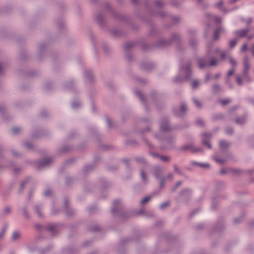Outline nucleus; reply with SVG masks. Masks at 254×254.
Returning a JSON list of instances; mask_svg holds the SVG:
<instances>
[{"label": "nucleus", "instance_id": "obj_21", "mask_svg": "<svg viewBox=\"0 0 254 254\" xmlns=\"http://www.w3.org/2000/svg\"><path fill=\"white\" fill-rule=\"evenodd\" d=\"M58 225L55 224H50L45 227V229L55 235L57 231Z\"/></svg>", "mask_w": 254, "mask_h": 254}, {"label": "nucleus", "instance_id": "obj_54", "mask_svg": "<svg viewBox=\"0 0 254 254\" xmlns=\"http://www.w3.org/2000/svg\"><path fill=\"white\" fill-rule=\"evenodd\" d=\"M237 42V40L236 39L231 40L229 43V47L230 49H233L235 47Z\"/></svg>", "mask_w": 254, "mask_h": 254}, {"label": "nucleus", "instance_id": "obj_44", "mask_svg": "<svg viewBox=\"0 0 254 254\" xmlns=\"http://www.w3.org/2000/svg\"><path fill=\"white\" fill-rule=\"evenodd\" d=\"M213 159L216 162L220 164H222L225 162V160L224 159L220 158L217 155L214 156Z\"/></svg>", "mask_w": 254, "mask_h": 254}, {"label": "nucleus", "instance_id": "obj_60", "mask_svg": "<svg viewBox=\"0 0 254 254\" xmlns=\"http://www.w3.org/2000/svg\"><path fill=\"white\" fill-rule=\"evenodd\" d=\"M47 45L44 43L41 44L39 48V51L40 53H42L46 48Z\"/></svg>", "mask_w": 254, "mask_h": 254}, {"label": "nucleus", "instance_id": "obj_49", "mask_svg": "<svg viewBox=\"0 0 254 254\" xmlns=\"http://www.w3.org/2000/svg\"><path fill=\"white\" fill-rule=\"evenodd\" d=\"M190 194V190L189 189H186L182 191L181 193V196L188 197Z\"/></svg>", "mask_w": 254, "mask_h": 254}, {"label": "nucleus", "instance_id": "obj_40", "mask_svg": "<svg viewBox=\"0 0 254 254\" xmlns=\"http://www.w3.org/2000/svg\"><path fill=\"white\" fill-rule=\"evenodd\" d=\"M53 194V190L48 188H46L43 192V195L45 196H50Z\"/></svg>", "mask_w": 254, "mask_h": 254}, {"label": "nucleus", "instance_id": "obj_25", "mask_svg": "<svg viewBox=\"0 0 254 254\" xmlns=\"http://www.w3.org/2000/svg\"><path fill=\"white\" fill-rule=\"evenodd\" d=\"M189 149L192 150L193 151L195 152H198L201 151V149L195 148L193 146V145L191 144H186L184 145L182 147V150L183 151H186Z\"/></svg>", "mask_w": 254, "mask_h": 254}, {"label": "nucleus", "instance_id": "obj_32", "mask_svg": "<svg viewBox=\"0 0 254 254\" xmlns=\"http://www.w3.org/2000/svg\"><path fill=\"white\" fill-rule=\"evenodd\" d=\"M72 150V147L69 146H64L58 149V152L60 153L70 152Z\"/></svg>", "mask_w": 254, "mask_h": 254}, {"label": "nucleus", "instance_id": "obj_51", "mask_svg": "<svg viewBox=\"0 0 254 254\" xmlns=\"http://www.w3.org/2000/svg\"><path fill=\"white\" fill-rule=\"evenodd\" d=\"M134 45L133 42H128L125 45V49L126 51H129Z\"/></svg>", "mask_w": 254, "mask_h": 254}, {"label": "nucleus", "instance_id": "obj_20", "mask_svg": "<svg viewBox=\"0 0 254 254\" xmlns=\"http://www.w3.org/2000/svg\"><path fill=\"white\" fill-rule=\"evenodd\" d=\"M149 154L150 155H151L154 158H159L162 161L164 162H168L170 161L169 158L165 155H160L158 153H156L153 151H149Z\"/></svg>", "mask_w": 254, "mask_h": 254}, {"label": "nucleus", "instance_id": "obj_59", "mask_svg": "<svg viewBox=\"0 0 254 254\" xmlns=\"http://www.w3.org/2000/svg\"><path fill=\"white\" fill-rule=\"evenodd\" d=\"M229 170H230V173H231L233 174H237L241 172L240 170L236 169L229 168Z\"/></svg>", "mask_w": 254, "mask_h": 254}, {"label": "nucleus", "instance_id": "obj_57", "mask_svg": "<svg viewBox=\"0 0 254 254\" xmlns=\"http://www.w3.org/2000/svg\"><path fill=\"white\" fill-rule=\"evenodd\" d=\"M7 225H5L3 227L2 230L0 232V240L2 238L5 232H6L7 230Z\"/></svg>", "mask_w": 254, "mask_h": 254}, {"label": "nucleus", "instance_id": "obj_30", "mask_svg": "<svg viewBox=\"0 0 254 254\" xmlns=\"http://www.w3.org/2000/svg\"><path fill=\"white\" fill-rule=\"evenodd\" d=\"M71 108L73 110H77L82 106V103L80 101H73L71 103Z\"/></svg>", "mask_w": 254, "mask_h": 254}, {"label": "nucleus", "instance_id": "obj_53", "mask_svg": "<svg viewBox=\"0 0 254 254\" xmlns=\"http://www.w3.org/2000/svg\"><path fill=\"white\" fill-rule=\"evenodd\" d=\"M12 132L13 134H17L21 131V128L20 127H14L11 129Z\"/></svg>", "mask_w": 254, "mask_h": 254}, {"label": "nucleus", "instance_id": "obj_39", "mask_svg": "<svg viewBox=\"0 0 254 254\" xmlns=\"http://www.w3.org/2000/svg\"><path fill=\"white\" fill-rule=\"evenodd\" d=\"M197 4L199 6H201L202 8H205L208 7V3L204 2L203 0H196Z\"/></svg>", "mask_w": 254, "mask_h": 254}, {"label": "nucleus", "instance_id": "obj_15", "mask_svg": "<svg viewBox=\"0 0 254 254\" xmlns=\"http://www.w3.org/2000/svg\"><path fill=\"white\" fill-rule=\"evenodd\" d=\"M164 172V168L159 166H154L153 168V173L157 179H159L160 180L161 176L163 174Z\"/></svg>", "mask_w": 254, "mask_h": 254}, {"label": "nucleus", "instance_id": "obj_19", "mask_svg": "<svg viewBox=\"0 0 254 254\" xmlns=\"http://www.w3.org/2000/svg\"><path fill=\"white\" fill-rule=\"evenodd\" d=\"M174 177V175L172 173L168 174L165 177H162L160 178V181L159 183V187L162 188L164 187L165 182L167 180H172Z\"/></svg>", "mask_w": 254, "mask_h": 254}, {"label": "nucleus", "instance_id": "obj_9", "mask_svg": "<svg viewBox=\"0 0 254 254\" xmlns=\"http://www.w3.org/2000/svg\"><path fill=\"white\" fill-rule=\"evenodd\" d=\"M3 151V148L0 145V171L4 169H9L13 170L14 172L15 173H17L20 172L21 169L20 168L15 167L13 162H7V163L6 164V160L2 154Z\"/></svg>", "mask_w": 254, "mask_h": 254}, {"label": "nucleus", "instance_id": "obj_29", "mask_svg": "<svg viewBox=\"0 0 254 254\" xmlns=\"http://www.w3.org/2000/svg\"><path fill=\"white\" fill-rule=\"evenodd\" d=\"M155 195V192H154L153 193H152L151 194L149 195H148V196H145L144 198H143L141 201H140V204L141 205H143L145 203H146L147 202H148L149 200H150L151 199H152L154 196Z\"/></svg>", "mask_w": 254, "mask_h": 254}, {"label": "nucleus", "instance_id": "obj_61", "mask_svg": "<svg viewBox=\"0 0 254 254\" xmlns=\"http://www.w3.org/2000/svg\"><path fill=\"white\" fill-rule=\"evenodd\" d=\"M225 132L228 134H231L233 133V129L232 127H227L225 129Z\"/></svg>", "mask_w": 254, "mask_h": 254}, {"label": "nucleus", "instance_id": "obj_42", "mask_svg": "<svg viewBox=\"0 0 254 254\" xmlns=\"http://www.w3.org/2000/svg\"><path fill=\"white\" fill-rule=\"evenodd\" d=\"M171 20L173 24H175L177 23L181 20V17L178 15H174L172 16Z\"/></svg>", "mask_w": 254, "mask_h": 254}, {"label": "nucleus", "instance_id": "obj_41", "mask_svg": "<svg viewBox=\"0 0 254 254\" xmlns=\"http://www.w3.org/2000/svg\"><path fill=\"white\" fill-rule=\"evenodd\" d=\"M221 86L219 85L215 84L212 86V90L213 93H217L221 90Z\"/></svg>", "mask_w": 254, "mask_h": 254}, {"label": "nucleus", "instance_id": "obj_36", "mask_svg": "<svg viewBox=\"0 0 254 254\" xmlns=\"http://www.w3.org/2000/svg\"><path fill=\"white\" fill-rule=\"evenodd\" d=\"M85 76L89 81H92L93 78V75L92 71L87 70L85 72Z\"/></svg>", "mask_w": 254, "mask_h": 254}, {"label": "nucleus", "instance_id": "obj_5", "mask_svg": "<svg viewBox=\"0 0 254 254\" xmlns=\"http://www.w3.org/2000/svg\"><path fill=\"white\" fill-rule=\"evenodd\" d=\"M191 76V64L190 61H187L185 64H180V70L173 80L176 83H181L186 80H190Z\"/></svg>", "mask_w": 254, "mask_h": 254}, {"label": "nucleus", "instance_id": "obj_35", "mask_svg": "<svg viewBox=\"0 0 254 254\" xmlns=\"http://www.w3.org/2000/svg\"><path fill=\"white\" fill-rule=\"evenodd\" d=\"M94 165L93 164H89L86 165L83 169V171L84 174L87 173L94 168Z\"/></svg>", "mask_w": 254, "mask_h": 254}, {"label": "nucleus", "instance_id": "obj_14", "mask_svg": "<svg viewBox=\"0 0 254 254\" xmlns=\"http://www.w3.org/2000/svg\"><path fill=\"white\" fill-rule=\"evenodd\" d=\"M52 161H53V159L52 158H50V157L44 158L40 159L37 161V167L38 168V169H40L44 167L47 166Z\"/></svg>", "mask_w": 254, "mask_h": 254}, {"label": "nucleus", "instance_id": "obj_27", "mask_svg": "<svg viewBox=\"0 0 254 254\" xmlns=\"http://www.w3.org/2000/svg\"><path fill=\"white\" fill-rule=\"evenodd\" d=\"M230 145V143L225 140H221L219 141V147L222 150L227 149Z\"/></svg>", "mask_w": 254, "mask_h": 254}, {"label": "nucleus", "instance_id": "obj_47", "mask_svg": "<svg viewBox=\"0 0 254 254\" xmlns=\"http://www.w3.org/2000/svg\"><path fill=\"white\" fill-rule=\"evenodd\" d=\"M111 33L114 36H119L121 35L120 31L116 29H112L111 30Z\"/></svg>", "mask_w": 254, "mask_h": 254}, {"label": "nucleus", "instance_id": "obj_63", "mask_svg": "<svg viewBox=\"0 0 254 254\" xmlns=\"http://www.w3.org/2000/svg\"><path fill=\"white\" fill-rule=\"evenodd\" d=\"M173 167L175 172L180 175L182 174V172L180 170V168L176 164H173Z\"/></svg>", "mask_w": 254, "mask_h": 254}, {"label": "nucleus", "instance_id": "obj_11", "mask_svg": "<svg viewBox=\"0 0 254 254\" xmlns=\"http://www.w3.org/2000/svg\"><path fill=\"white\" fill-rule=\"evenodd\" d=\"M187 110V106L185 103H182L180 108H175L174 113L179 117H183Z\"/></svg>", "mask_w": 254, "mask_h": 254}, {"label": "nucleus", "instance_id": "obj_45", "mask_svg": "<svg viewBox=\"0 0 254 254\" xmlns=\"http://www.w3.org/2000/svg\"><path fill=\"white\" fill-rule=\"evenodd\" d=\"M20 237V234L17 231H15L12 235L11 240L13 241H15L17 239H19Z\"/></svg>", "mask_w": 254, "mask_h": 254}, {"label": "nucleus", "instance_id": "obj_28", "mask_svg": "<svg viewBox=\"0 0 254 254\" xmlns=\"http://www.w3.org/2000/svg\"><path fill=\"white\" fill-rule=\"evenodd\" d=\"M31 181V178L30 177H27L21 183L20 186V191H22L25 188V186L29 184Z\"/></svg>", "mask_w": 254, "mask_h": 254}, {"label": "nucleus", "instance_id": "obj_8", "mask_svg": "<svg viewBox=\"0 0 254 254\" xmlns=\"http://www.w3.org/2000/svg\"><path fill=\"white\" fill-rule=\"evenodd\" d=\"M111 212L115 216L125 219L130 216L128 212L125 208L120 199L115 200L111 208Z\"/></svg>", "mask_w": 254, "mask_h": 254}, {"label": "nucleus", "instance_id": "obj_50", "mask_svg": "<svg viewBox=\"0 0 254 254\" xmlns=\"http://www.w3.org/2000/svg\"><path fill=\"white\" fill-rule=\"evenodd\" d=\"M97 207L95 205L90 206L88 207L87 210L89 213H92L96 212L97 210Z\"/></svg>", "mask_w": 254, "mask_h": 254}, {"label": "nucleus", "instance_id": "obj_37", "mask_svg": "<svg viewBox=\"0 0 254 254\" xmlns=\"http://www.w3.org/2000/svg\"><path fill=\"white\" fill-rule=\"evenodd\" d=\"M223 4V1L222 0H220L215 3V6L216 8L221 9L222 11H223L224 12H227L228 11L227 10H225V9H224L222 7Z\"/></svg>", "mask_w": 254, "mask_h": 254}, {"label": "nucleus", "instance_id": "obj_7", "mask_svg": "<svg viewBox=\"0 0 254 254\" xmlns=\"http://www.w3.org/2000/svg\"><path fill=\"white\" fill-rule=\"evenodd\" d=\"M251 67V63L248 57L245 56L243 62V70L241 75H238L236 78L237 84L241 86L243 84V79L246 81L251 82L252 78L249 75V71Z\"/></svg>", "mask_w": 254, "mask_h": 254}, {"label": "nucleus", "instance_id": "obj_13", "mask_svg": "<svg viewBox=\"0 0 254 254\" xmlns=\"http://www.w3.org/2000/svg\"><path fill=\"white\" fill-rule=\"evenodd\" d=\"M195 33V31L193 29H190L188 30V34L190 36L189 44L192 48H195L198 42L197 40L193 37Z\"/></svg>", "mask_w": 254, "mask_h": 254}, {"label": "nucleus", "instance_id": "obj_56", "mask_svg": "<svg viewBox=\"0 0 254 254\" xmlns=\"http://www.w3.org/2000/svg\"><path fill=\"white\" fill-rule=\"evenodd\" d=\"M170 3L172 5L177 7L181 4V1L179 0H173L171 1Z\"/></svg>", "mask_w": 254, "mask_h": 254}, {"label": "nucleus", "instance_id": "obj_23", "mask_svg": "<svg viewBox=\"0 0 254 254\" xmlns=\"http://www.w3.org/2000/svg\"><path fill=\"white\" fill-rule=\"evenodd\" d=\"M191 165L193 166L198 167L201 168H206L209 167L210 165L208 163H203L192 161L190 162Z\"/></svg>", "mask_w": 254, "mask_h": 254}, {"label": "nucleus", "instance_id": "obj_24", "mask_svg": "<svg viewBox=\"0 0 254 254\" xmlns=\"http://www.w3.org/2000/svg\"><path fill=\"white\" fill-rule=\"evenodd\" d=\"M249 31V29L248 28H245L242 30L235 31V34H236L238 37H243L246 36Z\"/></svg>", "mask_w": 254, "mask_h": 254}, {"label": "nucleus", "instance_id": "obj_10", "mask_svg": "<svg viewBox=\"0 0 254 254\" xmlns=\"http://www.w3.org/2000/svg\"><path fill=\"white\" fill-rule=\"evenodd\" d=\"M215 52L216 53H220L222 60H224L227 56L229 57V62L232 65L233 67L237 65V62L233 57L228 56V52L227 51H222L219 48H217L215 49Z\"/></svg>", "mask_w": 254, "mask_h": 254}, {"label": "nucleus", "instance_id": "obj_12", "mask_svg": "<svg viewBox=\"0 0 254 254\" xmlns=\"http://www.w3.org/2000/svg\"><path fill=\"white\" fill-rule=\"evenodd\" d=\"M212 137V134L209 132H204L201 135L202 143L203 145H205L208 148L211 149L212 148L209 140Z\"/></svg>", "mask_w": 254, "mask_h": 254}, {"label": "nucleus", "instance_id": "obj_58", "mask_svg": "<svg viewBox=\"0 0 254 254\" xmlns=\"http://www.w3.org/2000/svg\"><path fill=\"white\" fill-rule=\"evenodd\" d=\"M199 85V81L197 80H193L192 81L191 87L193 89L196 88Z\"/></svg>", "mask_w": 254, "mask_h": 254}, {"label": "nucleus", "instance_id": "obj_31", "mask_svg": "<svg viewBox=\"0 0 254 254\" xmlns=\"http://www.w3.org/2000/svg\"><path fill=\"white\" fill-rule=\"evenodd\" d=\"M134 93L135 95L139 98V99L143 103H145V100L144 96L142 92L139 90L137 89L134 90Z\"/></svg>", "mask_w": 254, "mask_h": 254}, {"label": "nucleus", "instance_id": "obj_2", "mask_svg": "<svg viewBox=\"0 0 254 254\" xmlns=\"http://www.w3.org/2000/svg\"><path fill=\"white\" fill-rule=\"evenodd\" d=\"M105 11L110 12L113 16L116 17L120 21H125L126 22H127L128 18L127 16L123 15L116 11L108 2H105L100 6L98 11L94 15L97 22L101 26H104L106 24V20L105 18Z\"/></svg>", "mask_w": 254, "mask_h": 254}, {"label": "nucleus", "instance_id": "obj_3", "mask_svg": "<svg viewBox=\"0 0 254 254\" xmlns=\"http://www.w3.org/2000/svg\"><path fill=\"white\" fill-rule=\"evenodd\" d=\"M172 43H175L177 46V50L178 51L182 52L185 49L183 46L181 37L179 34L175 33L172 34L170 39H159L157 42L153 46H151L148 44L143 45L142 48L144 50L147 49H151L152 47L156 48H163L166 47Z\"/></svg>", "mask_w": 254, "mask_h": 254}, {"label": "nucleus", "instance_id": "obj_1", "mask_svg": "<svg viewBox=\"0 0 254 254\" xmlns=\"http://www.w3.org/2000/svg\"><path fill=\"white\" fill-rule=\"evenodd\" d=\"M175 127H171L169 126V121L167 118H162L160 123V131L156 134L155 136L160 141V148L165 149L172 148L173 146L175 139L174 135H167L166 132L175 129Z\"/></svg>", "mask_w": 254, "mask_h": 254}, {"label": "nucleus", "instance_id": "obj_38", "mask_svg": "<svg viewBox=\"0 0 254 254\" xmlns=\"http://www.w3.org/2000/svg\"><path fill=\"white\" fill-rule=\"evenodd\" d=\"M135 160L137 162L143 165L144 166L147 165V161L143 157H135Z\"/></svg>", "mask_w": 254, "mask_h": 254}, {"label": "nucleus", "instance_id": "obj_16", "mask_svg": "<svg viewBox=\"0 0 254 254\" xmlns=\"http://www.w3.org/2000/svg\"><path fill=\"white\" fill-rule=\"evenodd\" d=\"M44 204L41 202H38L36 203L34 206V209L38 216L43 217V215L42 212V210L44 208Z\"/></svg>", "mask_w": 254, "mask_h": 254}, {"label": "nucleus", "instance_id": "obj_55", "mask_svg": "<svg viewBox=\"0 0 254 254\" xmlns=\"http://www.w3.org/2000/svg\"><path fill=\"white\" fill-rule=\"evenodd\" d=\"M192 101L197 107L201 108L202 107L201 103L199 100H198L196 98L193 97L192 98Z\"/></svg>", "mask_w": 254, "mask_h": 254}, {"label": "nucleus", "instance_id": "obj_43", "mask_svg": "<svg viewBox=\"0 0 254 254\" xmlns=\"http://www.w3.org/2000/svg\"><path fill=\"white\" fill-rule=\"evenodd\" d=\"M140 68L144 70H149L151 67L149 64L147 63H142L140 64Z\"/></svg>", "mask_w": 254, "mask_h": 254}, {"label": "nucleus", "instance_id": "obj_62", "mask_svg": "<svg viewBox=\"0 0 254 254\" xmlns=\"http://www.w3.org/2000/svg\"><path fill=\"white\" fill-rule=\"evenodd\" d=\"M42 135V132L40 131H38L37 132H33L32 133V137L33 138L40 137Z\"/></svg>", "mask_w": 254, "mask_h": 254}, {"label": "nucleus", "instance_id": "obj_4", "mask_svg": "<svg viewBox=\"0 0 254 254\" xmlns=\"http://www.w3.org/2000/svg\"><path fill=\"white\" fill-rule=\"evenodd\" d=\"M164 5V2L161 0H156L151 7L148 1L145 2L147 12L149 16H158L161 18H165L168 16V13L163 9Z\"/></svg>", "mask_w": 254, "mask_h": 254}, {"label": "nucleus", "instance_id": "obj_18", "mask_svg": "<svg viewBox=\"0 0 254 254\" xmlns=\"http://www.w3.org/2000/svg\"><path fill=\"white\" fill-rule=\"evenodd\" d=\"M205 16L208 20L210 21H214L216 22V24H219L221 21V17L212 14L206 13L205 14Z\"/></svg>", "mask_w": 254, "mask_h": 254}, {"label": "nucleus", "instance_id": "obj_46", "mask_svg": "<svg viewBox=\"0 0 254 254\" xmlns=\"http://www.w3.org/2000/svg\"><path fill=\"white\" fill-rule=\"evenodd\" d=\"M231 100L230 99H223L219 100V103L224 106L229 104V103L231 102Z\"/></svg>", "mask_w": 254, "mask_h": 254}, {"label": "nucleus", "instance_id": "obj_34", "mask_svg": "<svg viewBox=\"0 0 254 254\" xmlns=\"http://www.w3.org/2000/svg\"><path fill=\"white\" fill-rule=\"evenodd\" d=\"M140 176L142 182L144 184L147 183L148 181V178L145 173L144 170L143 169H141Z\"/></svg>", "mask_w": 254, "mask_h": 254}, {"label": "nucleus", "instance_id": "obj_22", "mask_svg": "<svg viewBox=\"0 0 254 254\" xmlns=\"http://www.w3.org/2000/svg\"><path fill=\"white\" fill-rule=\"evenodd\" d=\"M224 31V28L221 26H219L215 30L213 34V40H217L219 38V35L221 32Z\"/></svg>", "mask_w": 254, "mask_h": 254}, {"label": "nucleus", "instance_id": "obj_48", "mask_svg": "<svg viewBox=\"0 0 254 254\" xmlns=\"http://www.w3.org/2000/svg\"><path fill=\"white\" fill-rule=\"evenodd\" d=\"M170 205V202L169 201H165L161 203L159 206V209L161 210H163L167 208L168 206H169Z\"/></svg>", "mask_w": 254, "mask_h": 254}, {"label": "nucleus", "instance_id": "obj_6", "mask_svg": "<svg viewBox=\"0 0 254 254\" xmlns=\"http://www.w3.org/2000/svg\"><path fill=\"white\" fill-rule=\"evenodd\" d=\"M212 43L208 44L206 46L207 56L198 60L197 63L200 68L202 69L207 66H214L218 62L215 59H212L209 62V59L213 58L214 57V55L216 56L218 54L215 52V50L214 51L212 50Z\"/></svg>", "mask_w": 254, "mask_h": 254}, {"label": "nucleus", "instance_id": "obj_17", "mask_svg": "<svg viewBox=\"0 0 254 254\" xmlns=\"http://www.w3.org/2000/svg\"><path fill=\"white\" fill-rule=\"evenodd\" d=\"M64 210L68 216H72L75 213L74 210L70 209L68 207V199L67 198H65L64 200Z\"/></svg>", "mask_w": 254, "mask_h": 254}, {"label": "nucleus", "instance_id": "obj_33", "mask_svg": "<svg viewBox=\"0 0 254 254\" xmlns=\"http://www.w3.org/2000/svg\"><path fill=\"white\" fill-rule=\"evenodd\" d=\"M138 214L139 215H144V216L148 217H152L154 215L153 212L144 211L143 209H140L139 210Z\"/></svg>", "mask_w": 254, "mask_h": 254}, {"label": "nucleus", "instance_id": "obj_26", "mask_svg": "<svg viewBox=\"0 0 254 254\" xmlns=\"http://www.w3.org/2000/svg\"><path fill=\"white\" fill-rule=\"evenodd\" d=\"M247 120V115H244L242 116L237 117L235 119V122L238 125H243L245 124Z\"/></svg>", "mask_w": 254, "mask_h": 254}, {"label": "nucleus", "instance_id": "obj_64", "mask_svg": "<svg viewBox=\"0 0 254 254\" xmlns=\"http://www.w3.org/2000/svg\"><path fill=\"white\" fill-rule=\"evenodd\" d=\"M57 24L58 27L60 29H62V28H64V22L63 21H57Z\"/></svg>", "mask_w": 254, "mask_h": 254}, {"label": "nucleus", "instance_id": "obj_52", "mask_svg": "<svg viewBox=\"0 0 254 254\" xmlns=\"http://www.w3.org/2000/svg\"><path fill=\"white\" fill-rule=\"evenodd\" d=\"M24 146L26 148L29 150H32L34 148L33 144L29 141H25L24 142Z\"/></svg>", "mask_w": 254, "mask_h": 254}]
</instances>
